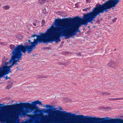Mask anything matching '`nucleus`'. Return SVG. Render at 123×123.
Listing matches in <instances>:
<instances>
[{"label":"nucleus","mask_w":123,"mask_h":123,"mask_svg":"<svg viewBox=\"0 0 123 123\" xmlns=\"http://www.w3.org/2000/svg\"><path fill=\"white\" fill-rule=\"evenodd\" d=\"M91 8V6H90L89 7L86 8L85 9H83V11L84 12L87 11V10L90 9Z\"/></svg>","instance_id":"obj_11"},{"label":"nucleus","mask_w":123,"mask_h":123,"mask_svg":"<svg viewBox=\"0 0 123 123\" xmlns=\"http://www.w3.org/2000/svg\"><path fill=\"white\" fill-rule=\"evenodd\" d=\"M56 27L53 25L48 29L46 32L40 33L39 35H33L30 38L37 37V39H34V41H28L31 45H28L31 52L35 47L38 42L40 43H49L54 41L56 43L61 41L60 37L64 36L66 39L76 35L80 32L79 28L81 25H86L91 22V12L84 15V18H75L69 19L66 18L63 20L56 19Z\"/></svg>","instance_id":"obj_1"},{"label":"nucleus","mask_w":123,"mask_h":123,"mask_svg":"<svg viewBox=\"0 0 123 123\" xmlns=\"http://www.w3.org/2000/svg\"><path fill=\"white\" fill-rule=\"evenodd\" d=\"M78 5H79V3H76L75 5V6L76 7H78L79 6Z\"/></svg>","instance_id":"obj_19"},{"label":"nucleus","mask_w":123,"mask_h":123,"mask_svg":"<svg viewBox=\"0 0 123 123\" xmlns=\"http://www.w3.org/2000/svg\"><path fill=\"white\" fill-rule=\"evenodd\" d=\"M19 37H18V36H16V37H17V38H18V39H21V38H22V37H21V35H19Z\"/></svg>","instance_id":"obj_16"},{"label":"nucleus","mask_w":123,"mask_h":123,"mask_svg":"<svg viewBox=\"0 0 123 123\" xmlns=\"http://www.w3.org/2000/svg\"><path fill=\"white\" fill-rule=\"evenodd\" d=\"M116 50V49H114V50Z\"/></svg>","instance_id":"obj_30"},{"label":"nucleus","mask_w":123,"mask_h":123,"mask_svg":"<svg viewBox=\"0 0 123 123\" xmlns=\"http://www.w3.org/2000/svg\"><path fill=\"white\" fill-rule=\"evenodd\" d=\"M123 99V98H111L110 99V100H121V99Z\"/></svg>","instance_id":"obj_7"},{"label":"nucleus","mask_w":123,"mask_h":123,"mask_svg":"<svg viewBox=\"0 0 123 123\" xmlns=\"http://www.w3.org/2000/svg\"><path fill=\"white\" fill-rule=\"evenodd\" d=\"M64 65L65 66H66V64H64Z\"/></svg>","instance_id":"obj_29"},{"label":"nucleus","mask_w":123,"mask_h":123,"mask_svg":"<svg viewBox=\"0 0 123 123\" xmlns=\"http://www.w3.org/2000/svg\"><path fill=\"white\" fill-rule=\"evenodd\" d=\"M43 106L47 108H52V107L51 106L49 105L48 104H47L46 105H43Z\"/></svg>","instance_id":"obj_12"},{"label":"nucleus","mask_w":123,"mask_h":123,"mask_svg":"<svg viewBox=\"0 0 123 123\" xmlns=\"http://www.w3.org/2000/svg\"><path fill=\"white\" fill-rule=\"evenodd\" d=\"M57 109V108H55L54 109V110H56V109Z\"/></svg>","instance_id":"obj_27"},{"label":"nucleus","mask_w":123,"mask_h":123,"mask_svg":"<svg viewBox=\"0 0 123 123\" xmlns=\"http://www.w3.org/2000/svg\"><path fill=\"white\" fill-rule=\"evenodd\" d=\"M107 121L109 122H111V123H113L115 122L116 121L117 119H111L110 120H108Z\"/></svg>","instance_id":"obj_8"},{"label":"nucleus","mask_w":123,"mask_h":123,"mask_svg":"<svg viewBox=\"0 0 123 123\" xmlns=\"http://www.w3.org/2000/svg\"><path fill=\"white\" fill-rule=\"evenodd\" d=\"M59 108L60 109L61 108V107H60V106H59Z\"/></svg>","instance_id":"obj_25"},{"label":"nucleus","mask_w":123,"mask_h":123,"mask_svg":"<svg viewBox=\"0 0 123 123\" xmlns=\"http://www.w3.org/2000/svg\"><path fill=\"white\" fill-rule=\"evenodd\" d=\"M67 63H66V64H68V63H67Z\"/></svg>","instance_id":"obj_28"},{"label":"nucleus","mask_w":123,"mask_h":123,"mask_svg":"<svg viewBox=\"0 0 123 123\" xmlns=\"http://www.w3.org/2000/svg\"><path fill=\"white\" fill-rule=\"evenodd\" d=\"M45 21L44 20H43L42 21L41 24H42V26H44L45 24Z\"/></svg>","instance_id":"obj_15"},{"label":"nucleus","mask_w":123,"mask_h":123,"mask_svg":"<svg viewBox=\"0 0 123 123\" xmlns=\"http://www.w3.org/2000/svg\"><path fill=\"white\" fill-rule=\"evenodd\" d=\"M103 94L104 95H110V93L107 92H104L103 93Z\"/></svg>","instance_id":"obj_14"},{"label":"nucleus","mask_w":123,"mask_h":123,"mask_svg":"<svg viewBox=\"0 0 123 123\" xmlns=\"http://www.w3.org/2000/svg\"><path fill=\"white\" fill-rule=\"evenodd\" d=\"M33 105H31V104L27 103H23L21 104H16L12 105L13 107H18L21 105L22 106L24 107L27 109L29 108L30 109V111L28 110H27L26 111H25L22 109H20L19 110L18 113L16 114V116H14V117L13 118L12 117V116L11 114H7L5 115L7 116L8 117H9L10 119H13L11 120L12 122H14L15 123H18L19 122H18L17 123L15 122V119L17 118V117L19 115L20 116H24V117L27 116V117H30L31 118V120L34 121L36 117L37 116V114H35V115H30L26 114L27 113H28L29 112H31L33 111L35 109V105H36L37 104H38L39 105L42 106V102L39 101V100L35 101L34 102H32Z\"/></svg>","instance_id":"obj_3"},{"label":"nucleus","mask_w":123,"mask_h":123,"mask_svg":"<svg viewBox=\"0 0 123 123\" xmlns=\"http://www.w3.org/2000/svg\"><path fill=\"white\" fill-rule=\"evenodd\" d=\"M58 113H61L62 114V115L65 116H68V115H72V116H75L76 117H77L79 120L82 121L83 120H94L96 121H99L101 120H104V117L102 118H100L97 117H92L90 116V117H89V116H84L83 115H76V114H71L70 112H67L65 111H59L58 110H55L52 111V113L54 114H57Z\"/></svg>","instance_id":"obj_4"},{"label":"nucleus","mask_w":123,"mask_h":123,"mask_svg":"<svg viewBox=\"0 0 123 123\" xmlns=\"http://www.w3.org/2000/svg\"><path fill=\"white\" fill-rule=\"evenodd\" d=\"M12 83L11 82H9V83L8 84L7 87L10 88L12 86Z\"/></svg>","instance_id":"obj_13"},{"label":"nucleus","mask_w":123,"mask_h":123,"mask_svg":"<svg viewBox=\"0 0 123 123\" xmlns=\"http://www.w3.org/2000/svg\"><path fill=\"white\" fill-rule=\"evenodd\" d=\"M86 0L87 3L90 2L88 0Z\"/></svg>","instance_id":"obj_21"},{"label":"nucleus","mask_w":123,"mask_h":123,"mask_svg":"<svg viewBox=\"0 0 123 123\" xmlns=\"http://www.w3.org/2000/svg\"><path fill=\"white\" fill-rule=\"evenodd\" d=\"M2 115L0 114V121L2 122H5L6 123H15L14 122H12L11 121V120H9V119H8L6 118L4 120V119L2 118V116L1 115ZM18 123H20L19 122Z\"/></svg>","instance_id":"obj_5"},{"label":"nucleus","mask_w":123,"mask_h":123,"mask_svg":"<svg viewBox=\"0 0 123 123\" xmlns=\"http://www.w3.org/2000/svg\"><path fill=\"white\" fill-rule=\"evenodd\" d=\"M0 44L2 45H5L6 43H4L2 42H0Z\"/></svg>","instance_id":"obj_17"},{"label":"nucleus","mask_w":123,"mask_h":123,"mask_svg":"<svg viewBox=\"0 0 123 123\" xmlns=\"http://www.w3.org/2000/svg\"><path fill=\"white\" fill-rule=\"evenodd\" d=\"M60 110H63L62 109V107L60 109Z\"/></svg>","instance_id":"obj_22"},{"label":"nucleus","mask_w":123,"mask_h":123,"mask_svg":"<svg viewBox=\"0 0 123 123\" xmlns=\"http://www.w3.org/2000/svg\"><path fill=\"white\" fill-rule=\"evenodd\" d=\"M3 8L4 10H7L10 8V6L8 5H6L4 6Z\"/></svg>","instance_id":"obj_9"},{"label":"nucleus","mask_w":123,"mask_h":123,"mask_svg":"<svg viewBox=\"0 0 123 123\" xmlns=\"http://www.w3.org/2000/svg\"><path fill=\"white\" fill-rule=\"evenodd\" d=\"M107 65L109 67L114 68L116 66V63L114 61L111 60Z\"/></svg>","instance_id":"obj_6"},{"label":"nucleus","mask_w":123,"mask_h":123,"mask_svg":"<svg viewBox=\"0 0 123 123\" xmlns=\"http://www.w3.org/2000/svg\"><path fill=\"white\" fill-rule=\"evenodd\" d=\"M33 25L34 26H37V24H36L35 23H33Z\"/></svg>","instance_id":"obj_18"},{"label":"nucleus","mask_w":123,"mask_h":123,"mask_svg":"<svg viewBox=\"0 0 123 123\" xmlns=\"http://www.w3.org/2000/svg\"><path fill=\"white\" fill-rule=\"evenodd\" d=\"M10 49L12 50L11 59L8 62H5L4 65L0 67V79L6 74L12 72L10 68L14 65L18 64L23 54L22 52L25 53L28 51V54L31 53L28 45L24 46L22 45H18L16 47L13 45H10Z\"/></svg>","instance_id":"obj_2"},{"label":"nucleus","mask_w":123,"mask_h":123,"mask_svg":"<svg viewBox=\"0 0 123 123\" xmlns=\"http://www.w3.org/2000/svg\"><path fill=\"white\" fill-rule=\"evenodd\" d=\"M59 108L60 109L61 108V107H60V106H59Z\"/></svg>","instance_id":"obj_24"},{"label":"nucleus","mask_w":123,"mask_h":123,"mask_svg":"<svg viewBox=\"0 0 123 123\" xmlns=\"http://www.w3.org/2000/svg\"><path fill=\"white\" fill-rule=\"evenodd\" d=\"M5 79H6V80H7V79L8 78H10L9 77H7V76H6L5 77Z\"/></svg>","instance_id":"obj_20"},{"label":"nucleus","mask_w":123,"mask_h":123,"mask_svg":"<svg viewBox=\"0 0 123 123\" xmlns=\"http://www.w3.org/2000/svg\"><path fill=\"white\" fill-rule=\"evenodd\" d=\"M1 4H0V7L1 6Z\"/></svg>","instance_id":"obj_26"},{"label":"nucleus","mask_w":123,"mask_h":123,"mask_svg":"<svg viewBox=\"0 0 123 123\" xmlns=\"http://www.w3.org/2000/svg\"><path fill=\"white\" fill-rule=\"evenodd\" d=\"M8 112V111H6V112L7 113H8V112Z\"/></svg>","instance_id":"obj_23"},{"label":"nucleus","mask_w":123,"mask_h":123,"mask_svg":"<svg viewBox=\"0 0 123 123\" xmlns=\"http://www.w3.org/2000/svg\"><path fill=\"white\" fill-rule=\"evenodd\" d=\"M45 0H38V3L41 4H44L45 2Z\"/></svg>","instance_id":"obj_10"}]
</instances>
